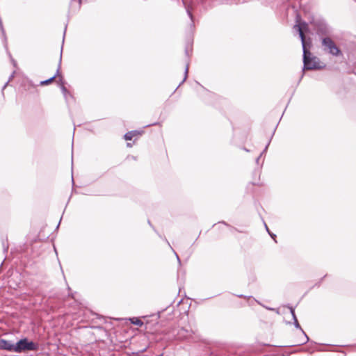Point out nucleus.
Returning <instances> with one entry per match:
<instances>
[{"label": "nucleus", "mask_w": 356, "mask_h": 356, "mask_svg": "<svg viewBox=\"0 0 356 356\" xmlns=\"http://www.w3.org/2000/svg\"><path fill=\"white\" fill-rule=\"evenodd\" d=\"M55 77H56V75L53 76L52 77H51L50 79H49L47 80L41 81V85L49 84V83H51L55 79Z\"/></svg>", "instance_id": "7"}, {"label": "nucleus", "mask_w": 356, "mask_h": 356, "mask_svg": "<svg viewBox=\"0 0 356 356\" xmlns=\"http://www.w3.org/2000/svg\"><path fill=\"white\" fill-rule=\"evenodd\" d=\"M128 147H131V145L130 143H127Z\"/></svg>", "instance_id": "11"}, {"label": "nucleus", "mask_w": 356, "mask_h": 356, "mask_svg": "<svg viewBox=\"0 0 356 356\" xmlns=\"http://www.w3.org/2000/svg\"><path fill=\"white\" fill-rule=\"evenodd\" d=\"M266 230L269 232L268 227L266 225Z\"/></svg>", "instance_id": "14"}, {"label": "nucleus", "mask_w": 356, "mask_h": 356, "mask_svg": "<svg viewBox=\"0 0 356 356\" xmlns=\"http://www.w3.org/2000/svg\"><path fill=\"white\" fill-rule=\"evenodd\" d=\"M322 42L323 46L329 51L331 54L334 56H338L340 54V50L330 38H325L323 40Z\"/></svg>", "instance_id": "3"}, {"label": "nucleus", "mask_w": 356, "mask_h": 356, "mask_svg": "<svg viewBox=\"0 0 356 356\" xmlns=\"http://www.w3.org/2000/svg\"><path fill=\"white\" fill-rule=\"evenodd\" d=\"M270 236H272L273 238L275 236V235H274V234H270Z\"/></svg>", "instance_id": "12"}, {"label": "nucleus", "mask_w": 356, "mask_h": 356, "mask_svg": "<svg viewBox=\"0 0 356 356\" xmlns=\"http://www.w3.org/2000/svg\"><path fill=\"white\" fill-rule=\"evenodd\" d=\"M291 313H292V315L293 316V318H294V321H295V325L296 327H300V325H299V323L296 319V317L295 316V314H294V311L293 310H291Z\"/></svg>", "instance_id": "8"}, {"label": "nucleus", "mask_w": 356, "mask_h": 356, "mask_svg": "<svg viewBox=\"0 0 356 356\" xmlns=\"http://www.w3.org/2000/svg\"><path fill=\"white\" fill-rule=\"evenodd\" d=\"M38 348L37 343L29 341L26 338L20 339L14 345V353H22L30 350H36Z\"/></svg>", "instance_id": "2"}, {"label": "nucleus", "mask_w": 356, "mask_h": 356, "mask_svg": "<svg viewBox=\"0 0 356 356\" xmlns=\"http://www.w3.org/2000/svg\"><path fill=\"white\" fill-rule=\"evenodd\" d=\"M188 15H189L190 17H192L191 13L188 10Z\"/></svg>", "instance_id": "10"}, {"label": "nucleus", "mask_w": 356, "mask_h": 356, "mask_svg": "<svg viewBox=\"0 0 356 356\" xmlns=\"http://www.w3.org/2000/svg\"><path fill=\"white\" fill-rule=\"evenodd\" d=\"M63 91H65V90H66V89L65 88V87H63Z\"/></svg>", "instance_id": "13"}, {"label": "nucleus", "mask_w": 356, "mask_h": 356, "mask_svg": "<svg viewBox=\"0 0 356 356\" xmlns=\"http://www.w3.org/2000/svg\"><path fill=\"white\" fill-rule=\"evenodd\" d=\"M14 345H15V343H13L10 341H6L4 339L0 340V348L1 349L14 352Z\"/></svg>", "instance_id": "4"}, {"label": "nucleus", "mask_w": 356, "mask_h": 356, "mask_svg": "<svg viewBox=\"0 0 356 356\" xmlns=\"http://www.w3.org/2000/svg\"><path fill=\"white\" fill-rule=\"evenodd\" d=\"M188 66H186V70H185V77H184V80L186 79V76H187V74H188Z\"/></svg>", "instance_id": "9"}, {"label": "nucleus", "mask_w": 356, "mask_h": 356, "mask_svg": "<svg viewBox=\"0 0 356 356\" xmlns=\"http://www.w3.org/2000/svg\"><path fill=\"white\" fill-rule=\"evenodd\" d=\"M307 27V24L305 23L297 24L294 26V29H296L298 33L299 36L302 41V49H303V63H304V69L307 70H313V69H319L323 67L321 65L319 60L315 57L312 56V54L307 50L306 49V43L304 35V31H306Z\"/></svg>", "instance_id": "1"}, {"label": "nucleus", "mask_w": 356, "mask_h": 356, "mask_svg": "<svg viewBox=\"0 0 356 356\" xmlns=\"http://www.w3.org/2000/svg\"><path fill=\"white\" fill-rule=\"evenodd\" d=\"M140 133H139L138 131H129V132H127L125 135H124V139L127 140H131L135 136H137V135H140Z\"/></svg>", "instance_id": "5"}, {"label": "nucleus", "mask_w": 356, "mask_h": 356, "mask_svg": "<svg viewBox=\"0 0 356 356\" xmlns=\"http://www.w3.org/2000/svg\"><path fill=\"white\" fill-rule=\"evenodd\" d=\"M130 321H131V323L136 325L141 326L143 324V323L140 319H138L137 318H131Z\"/></svg>", "instance_id": "6"}]
</instances>
